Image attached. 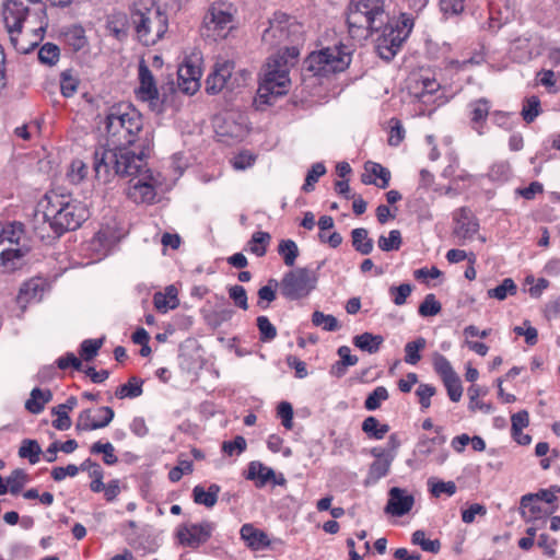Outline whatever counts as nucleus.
I'll list each match as a JSON object with an SVG mask.
<instances>
[{"instance_id":"f257e3e1","label":"nucleus","mask_w":560,"mask_h":560,"mask_svg":"<svg viewBox=\"0 0 560 560\" xmlns=\"http://www.w3.org/2000/svg\"><path fill=\"white\" fill-rule=\"evenodd\" d=\"M105 137L112 149L100 148L94 152L95 177L104 183L110 172H136L143 165V156H149L152 132L143 128L141 113L128 103L109 106L103 120Z\"/></svg>"},{"instance_id":"f03ea898","label":"nucleus","mask_w":560,"mask_h":560,"mask_svg":"<svg viewBox=\"0 0 560 560\" xmlns=\"http://www.w3.org/2000/svg\"><path fill=\"white\" fill-rule=\"evenodd\" d=\"M261 42L269 48H279L270 56L262 68L255 102L258 105L271 104L272 100L284 95L290 84L289 71L299 60L300 46L304 42L303 25L293 16L277 11L268 21Z\"/></svg>"},{"instance_id":"7ed1b4c3","label":"nucleus","mask_w":560,"mask_h":560,"mask_svg":"<svg viewBox=\"0 0 560 560\" xmlns=\"http://www.w3.org/2000/svg\"><path fill=\"white\" fill-rule=\"evenodd\" d=\"M2 15L13 48L22 54L30 52L37 44H25L20 39L23 24L25 23L38 39L47 27L46 7L42 0H5Z\"/></svg>"},{"instance_id":"20e7f679","label":"nucleus","mask_w":560,"mask_h":560,"mask_svg":"<svg viewBox=\"0 0 560 560\" xmlns=\"http://www.w3.org/2000/svg\"><path fill=\"white\" fill-rule=\"evenodd\" d=\"M45 197L44 223H48L57 237L79 229L90 215L88 207L70 195L50 191Z\"/></svg>"},{"instance_id":"39448f33","label":"nucleus","mask_w":560,"mask_h":560,"mask_svg":"<svg viewBox=\"0 0 560 560\" xmlns=\"http://www.w3.org/2000/svg\"><path fill=\"white\" fill-rule=\"evenodd\" d=\"M389 18L385 0H351L347 23L351 36H366L377 32L387 23Z\"/></svg>"},{"instance_id":"423d86ee","label":"nucleus","mask_w":560,"mask_h":560,"mask_svg":"<svg viewBox=\"0 0 560 560\" xmlns=\"http://www.w3.org/2000/svg\"><path fill=\"white\" fill-rule=\"evenodd\" d=\"M351 62V50L343 44L325 47L311 52L305 59V68L317 77H329L343 72Z\"/></svg>"},{"instance_id":"0eeeda50","label":"nucleus","mask_w":560,"mask_h":560,"mask_svg":"<svg viewBox=\"0 0 560 560\" xmlns=\"http://www.w3.org/2000/svg\"><path fill=\"white\" fill-rule=\"evenodd\" d=\"M130 19L139 40L145 46L154 45L167 31V16L159 8L135 9Z\"/></svg>"},{"instance_id":"6e6552de","label":"nucleus","mask_w":560,"mask_h":560,"mask_svg":"<svg viewBox=\"0 0 560 560\" xmlns=\"http://www.w3.org/2000/svg\"><path fill=\"white\" fill-rule=\"evenodd\" d=\"M24 238V226L20 222H12L4 226H0V271L12 272L23 265V259L28 253V247H16L11 249L3 247L5 242L10 246L22 245L21 241Z\"/></svg>"},{"instance_id":"1a4fd4ad","label":"nucleus","mask_w":560,"mask_h":560,"mask_svg":"<svg viewBox=\"0 0 560 560\" xmlns=\"http://www.w3.org/2000/svg\"><path fill=\"white\" fill-rule=\"evenodd\" d=\"M148 156H143V165L136 172L130 173H114L110 175H119L121 177H130L128 186V197L137 203H151L156 197V186L160 184L159 179L153 176V173L147 166Z\"/></svg>"},{"instance_id":"9d476101","label":"nucleus","mask_w":560,"mask_h":560,"mask_svg":"<svg viewBox=\"0 0 560 560\" xmlns=\"http://www.w3.org/2000/svg\"><path fill=\"white\" fill-rule=\"evenodd\" d=\"M413 26L412 19L401 14V20L395 22V25L387 21L382 27L383 34L377 39V51L382 59L392 60L400 49L402 43L409 36Z\"/></svg>"},{"instance_id":"9b49d317","label":"nucleus","mask_w":560,"mask_h":560,"mask_svg":"<svg viewBox=\"0 0 560 560\" xmlns=\"http://www.w3.org/2000/svg\"><path fill=\"white\" fill-rule=\"evenodd\" d=\"M316 272L310 268H296L287 272L280 283L281 293L290 300L307 296L316 287Z\"/></svg>"},{"instance_id":"f8f14e48","label":"nucleus","mask_w":560,"mask_h":560,"mask_svg":"<svg viewBox=\"0 0 560 560\" xmlns=\"http://www.w3.org/2000/svg\"><path fill=\"white\" fill-rule=\"evenodd\" d=\"M234 9L226 2H214L203 19L207 36L214 40L225 38L233 28Z\"/></svg>"},{"instance_id":"ddd939ff","label":"nucleus","mask_w":560,"mask_h":560,"mask_svg":"<svg viewBox=\"0 0 560 560\" xmlns=\"http://www.w3.org/2000/svg\"><path fill=\"white\" fill-rule=\"evenodd\" d=\"M214 528V523L209 521L199 524L187 523L178 527L177 537L183 546L196 549L208 541Z\"/></svg>"},{"instance_id":"4468645a","label":"nucleus","mask_w":560,"mask_h":560,"mask_svg":"<svg viewBox=\"0 0 560 560\" xmlns=\"http://www.w3.org/2000/svg\"><path fill=\"white\" fill-rule=\"evenodd\" d=\"M452 234L458 240L459 245L474 238L479 231V223L472 211L468 207H462L453 212Z\"/></svg>"},{"instance_id":"2eb2a0df","label":"nucleus","mask_w":560,"mask_h":560,"mask_svg":"<svg viewBox=\"0 0 560 560\" xmlns=\"http://www.w3.org/2000/svg\"><path fill=\"white\" fill-rule=\"evenodd\" d=\"M92 416V409L82 410L77 419V431H93L107 427L114 419L115 412L110 407H100Z\"/></svg>"},{"instance_id":"dca6fc26","label":"nucleus","mask_w":560,"mask_h":560,"mask_svg":"<svg viewBox=\"0 0 560 560\" xmlns=\"http://www.w3.org/2000/svg\"><path fill=\"white\" fill-rule=\"evenodd\" d=\"M234 69V62L224 60L217 62L213 71L208 75L206 81V91L209 94H217L223 89L232 90L231 79Z\"/></svg>"},{"instance_id":"f3484780","label":"nucleus","mask_w":560,"mask_h":560,"mask_svg":"<svg viewBox=\"0 0 560 560\" xmlns=\"http://www.w3.org/2000/svg\"><path fill=\"white\" fill-rule=\"evenodd\" d=\"M388 501L385 512L395 516L409 513L415 504V499L406 489L393 487L388 491Z\"/></svg>"},{"instance_id":"a211bd4d","label":"nucleus","mask_w":560,"mask_h":560,"mask_svg":"<svg viewBox=\"0 0 560 560\" xmlns=\"http://www.w3.org/2000/svg\"><path fill=\"white\" fill-rule=\"evenodd\" d=\"M201 69L191 61H186L178 68V89L185 94L192 95L200 88Z\"/></svg>"},{"instance_id":"6ab92c4d","label":"nucleus","mask_w":560,"mask_h":560,"mask_svg":"<svg viewBox=\"0 0 560 560\" xmlns=\"http://www.w3.org/2000/svg\"><path fill=\"white\" fill-rule=\"evenodd\" d=\"M490 101L481 97L468 104L469 126L478 135L485 133L487 118L490 115Z\"/></svg>"},{"instance_id":"aec40b11","label":"nucleus","mask_w":560,"mask_h":560,"mask_svg":"<svg viewBox=\"0 0 560 560\" xmlns=\"http://www.w3.org/2000/svg\"><path fill=\"white\" fill-rule=\"evenodd\" d=\"M138 71H139V73H138L139 88L137 90L138 97L142 101L158 100L159 91L156 88L154 77L143 60L139 63Z\"/></svg>"},{"instance_id":"412c9836","label":"nucleus","mask_w":560,"mask_h":560,"mask_svg":"<svg viewBox=\"0 0 560 560\" xmlns=\"http://www.w3.org/2000/svg\"><path fill=\"white\" fill-rule=\"evenodd\" d=\"M365 172L362 175L363 184H373L383 189L389 185L390 172L381 164L369 162L365 164Z\"/></svg>"},{"instance_id":"4be33fe9","label":"nucleus","mask_w":560,"mask_h":560,"mask_svg":"<svg viewBox=\"0 0 560 560\" xmlns=\"http://www.w3.org/2000/svg\"><path fill=\"white\" fill-rule=\"evenodd\" d=\"M275 471L273 469L262 465L259 462H252L247 469L246 478L249 480H254L256 486L261 488L266 486L270 481H275L276 483H282L284 479L281 481L275 480Z\"/></svg>"},{"instance_id":"5701e85b","label":"nucleus","mask_w":560,"mask_h":560,"mask_svg":"<svg viewBox=\"0 0 560 560\" xmlns=\"http://www.w3.org/2000/svg\"><path fill=\"white\" fill-rule=\"evenodd\" d=\"M77 398L74 396H70L65 404H60L51 409V413L57 416L52 421V427L55 429L60 431L70 429L72 421L68 411H71L77 406Z\"/></svg>"},{"instance_id":"b1692460","label":"nucleus","mask_w":560,"mask_h":560,"mask_svg":"<svg viewBox=\"0 0 560 560\" xmlns=\"http://www.w3.org/2000/svg\"><path fill=\"white\" fill-rule=\"evenodd\" d=\"M220 491L221 487L217 483H211L208 489H205V487L197 485L192 489L194 502L196 504L211 509L217 504Z\"/></svg>"},{"instance_id":"393cba45","label":"nucleus","mask_w":560,"mask_h":560,"mask_svg":"<svg viewBox=\"0 0 560 560\" xmlns=\"http://www.w3.org/2000/svg\"><path fill=\"white\" fill-rule=\"evenodd\" d=\"M240 534L242 539L247 542L248 547L254 550H259L269 546L268 536L252 524H244L241 527Z\"/></svg>"},{"instance_id":"a878e982","label":"nucleus","mask_w":560,"mask_h":560,"mask_svg":"<svg viewBox=\"0 0 560 560\" xmlns=\"http://www.w3.org/2000/svg\"><path fill=\"white\" fill-rule=\"evenodd\" d=\"M153 303L155 308L161 313L176 308L179 304L176 288L170 285L165 289V292H156L153 296Z\"/></svg>"},{"instance_id":"bb28decb","label":"nucleus","mask_w":560,"mask_h":560,"mask_svg":"<svg viewBox=\"0 0 560 560\" xmlns=\"http://www.w3.org/2000/svg\"><path fill=\"white\" fill-rule=\"evenodd\" d=\"M51 398L52 394L49 389L36 387L31 392V398L26 400L25 408L32 413H39Z\"/></svg>"},{"instance_id":"cd10ccee","label":"nucleus","mask_w":560,"mask_h":560,"mask_svg":"<svg viewBox=\"0 0 560 560\" xmlns=\"http://www.w3.org/2000/svg\"><path fill=\"white\" fill-rule=\"evenodd\" d=\"M383 342L384 338L381 335H373L371 332H363L353 338V345L355 347L371 354L376 353Z\"/></svg>"},{"instance_id":"c85d7f7f","label":"nucleus","mask_w":560,"mask_h":560,"mask_svg":"<svg viewBox=\"0 0 560 560\" xmlns=\"http://www.w3.org/2000/svg\"><path fill=\"white\" fill-rule=\"evenodd\" d=\"M271 235L268 232H255L247 243L248 250L257 257H262L267 253Z\"/></svg>"},{"instance_id":"c756f323","label":"nucleus","mask_w":560,"mask_h":560,"mask_svg":"<svg viewBox=\"0 0 560 560\" xmlns=\"http://www.w3.org/2000/svg\"><path fill=\"white\" fill-rule=\"evenodd\" d=\"M368 234L364 228H357L351 232L352 246L362 255H369L373 250V241Z\"/></svg>"},{"instance_id":"7c9ffc66","label":"nucleus","mask_w":560,"mask_h":560,"mask_svg":"<svg viewBox=\"0 0 560 560\" xmlns=\"http://www.w3.org/2000/svg\"><path fill=\"white\" fill-rule=\"evenodd\" d=\"M106 28L118 40L125 39L128 34L126 14L116 13L110 15Z\"/></svg>"},{"instance_id":"2f4dec72","label":"nucleus","mask_w":560,"mask_h":560,"mask_svg":"<svg viewBox=\"0 0 560 560\" xmlns=\"http://www.w3.org/2000/svg\"><path fill=\"white\" fill-rule=\"evenodd\" d=\"M362 431L371 439L382 440L389 431L388 424H382L375 417H368L362 422Z\"/></svg>"},{"instance_id":"473e14b6","label":"nucleus","mask_w":560,"mask_h":560,"mask_svg":"<svg viewBox=\"0 0 560 560\" xmlns=\"http://www.w3.org/2000/svg\"><path fill=\"white\" fill-rule=\"evenodd\" d=\"M65 43L73 50L79 51L85 47L88 40L81 26H72L63 34Z\"/></svg>"},{"instance_id":"72a5a7b5","label":"nucleus","mask_w":560,"mask_h":560,"mask_svg":"<svg viewBox=\"0 0 560 560\" xmlns=\"http://www.w3.org/2000/svg\"><path fill=\"white\" fill-rule=\"evenodd\" d=\"M142 394V381L136 376L129 378L128 383L116 388L115 396L119 399L136 398Z\"/></svg>"},{"instance_id":"f704fd0d","label":"nucleus","mask_w":560,"mask_h":560,"mask_svg":"<svg viewBox=\"0 0 560 560\" xmlns=\"http://www.w3.org/2000/svg\"><path fill=\"white\" fill-rule=\"evenodd\" d=\"M80 468H81V470H85L88 468H93V470L91 471V477H93V480L90 483V489L93 492L104 491V489H105V485L103 483L104 472H103L102 467L96 462H93L90 458H88L80 465Z\"/></svg>"},{"instance_id":"c9c22d12","label":"nucleus","mask_w":560,"mask_h":560,"mask_svg":"<svg viewBox=\"0 0 560 560\" xmlns=\"http://www.w3.org/2000/svg\"><path fill=\"white\" fill-rule=\"evenodd\" d=\"M427 346L423 337H418L413 341H409L405 346V362L411 365L417 364L421 360L420 351Z\"/></svg>"},{"instance_id":"e433bc0d","label":"nucleus","mask_w":560,"mask_h":560,"mask_svg":"<svg viewBox=\"0 0 560 560\" xmlns=\"http://www.w3.org/2000/svg\"><path fill=\"white\" fill-rule=\"evenodd\" d=\"M278 253L288 267H293L299 256V248L294 241L282 240L278 245Z\"/></svg>"},{"instance_id":"4c0bfd02","label":"nucleus","mask_w":560,"mask_h":560,"mask_svg":"<svg viewBox=\"0 0 560 560\" xmlns=\"http://www.w3.org/2000/svg\"><path fill=\"white\" fill-rule=\"evenodd\" d=\"M432 360L434 372L441 377L442 381L457 375L451 362L443 354L434 352Z\"/></svg>"},{"instance_id":"58836bf2","label":"nucleus","mask_w":560,"mask_h":560,"mask_svg":"<svg viewBox=\"0 0 560 560\" xmlns=\"http://www.w3.org/2000/svg\"><path fill=\"white\" fill-rule=\"evenodd\" d=\"M517 292V287L513 279L505 278L501 284L493 289H489L487 294L491 299H497L499 301H503L508 298V295H515Z\"/></svg>"},{"instance_id":"ea45409f","label":"nucleus","mask_w":560,"mask_h":560,"mask_svg":"<svg viewBox=\"0 0 560 560\" xmlns=\"http://www.w3.org/2000/svg\"><path fill=\"white\" fill-rule=\"evenodd\" d=\"M540 112L541 107L538 96L532 95L524 100L521 115L527 124L533 122L538 117Z\"/></svg>"},{"instance_id":"a19ab883","label":"nucleus","mask_w":560,"mask_h":560,"mask_svg":"<svg viewBox=\"0 0 560 560\" xmlns=\"http://www.w3.org/2000/svg\"><path fill=\"white\" fill-rule=\"evenodd\" d=\"M521 510L522 515L524 517H528L529 520L537 518L542 512L540 505L538 504L537 495L534 493H528L522 497Z\"/></svg>"},{"instance_id":"79ce46f5","label":"nucleus","mask_w":560,"mask_h":560,"mask_svg":"<svg viewBox=\"0 0 560 560\" xmlns=\"http://www.w3.org/2000/svg\"><path fill=\"white\" fill-rule=\"evenodd\" d=\"M92 454H103V462L106 465H115L118 462V457L115 454V447L112 443L95 442L90 447Z\"/></svg>"},{"instance_id":"37998d69","label":"nucleus","mask_w":560,"mask_h":560,"mask_svg":"<svg viewBox=\"0 0 560 560\" xmlns=\"http://www.w3.org/2000/svg\"><path fill=\"white\" fill-rule=\"evenodd\" d=\"M40 454L42 448L35 440H24L19 450V456L22 458H27L31 464L38 463Z\"/></svg>"},{"instance_id":"c03bdc74","label":"nucleus","mask_w":560,"mask_h":560,"mask_svg":"<svg viewBox=\"0 0 560 560\" xmlns=\"http://www.w3.org/2000/svg\"><path fill=\"white\" fill-rule=\"evenodd\" d=\"M393 460H394V454L390 456H386L384 458L374 460L370 466L369 477L373 480H378V479L385 477L389 471Z\"/></svg>"},{"instance_id":"a18cd8bd","label":"nucleus","mask_w":560,"mask_h":560,"mask_svg":"<svg viewBox=\"0 0 560 560\" xmlns=\"http://www.w3.org/2000/svg\"><path fill=\"white\" fill-rule=\"evenodd\" d=\"M409 89L413 96L419 95L420 93H439L440 83L435 79L421 78L415 80L413 84L410 85Z\"/></svg>"},{"instance_id":"49530a36","label":"nucleus","mask_w":560,"mask_h":560,"mask_svg":"<svg viewBox=\"0 0 560 560\" xmlns=\"http://www.w3.org/2000/svg\"><path fill=\"white\" fill-rule=\"evenodd\" d=\"M79 86V79L72 75L71 70H66L60 74V92L65 97H72Z\"/></svg>"},{"instance_id":"de8ad7c7","label":"nucleus","mask_w":560,"mask_h":560,"mask_svg":"<svg viewBox=\"0 0 560 560\" xmlns=\"http://www.w3.org/2000/svg\"><path fill=\"white\" fill-rule=\"evenodd\" d=\"M389 397L388 390L384 386H377L371 394L368 395L364 407L366 410H376L381 407L382 402Z\"/></svg>"},{"instance_id":"09e8293b","label":"nucleus","mask_w":560,"mask_h":560,"mask_svg":"<svg viewBox=\"0 0 560 560\" xmlns=\"http://www.w3.org/2000/svg\"><path fill=\"white\" fill-rule=\"evenodd\" d=\"M401 243V234L398 230H392L388 237L381 235L377 241L378 247L384 252L398 250Z\"/></svg>"},{"instance_id":"8fccbe9b","label":"nucleus","mask_w":560,"mask_h":560,"mask_svg":"<svg viewBox=\"0 0 560 560\" xmlns=\"http://www.w3.org/2000/svg\"><path fill=\"white\" fill-rule=\"evenodd\" d=\"M312 323L315 326H322L326 331H336L339 329V323L332 315H326L323 312L315 311L312 315Z\"/></svg>"},{"instance_id":"3c124183","label":"nucleus","mask_w":560,"mask_h":560,"mask_svg":"<svg viewBox=\"0 0 560 560\" xmlns=\"http://www.w3.org/2000/svg\"><path fill=\"white\" fill-rule=\"evenodd\" d=\"M442 310L441 303L436 300L435 295L427 294L422 303L419 305V314L423 317L435 316Z\"/></svg>"},{"instance_id":"603ef678","label":"nucleus","mask_w":560,"mask_h":560,"mask_svg":"<svg viewBox=\"0 0 560 560\" xmlns=\"http://www.w3.org/2000/svg\"><path fill=\"white\" fill-rule=\"evenodd\" d=\"M60 49L57 45L46 43L38 51V59L42 63L52 66L58 61Z\"/></svg>"},{"instance_id":"864d4df0","label":"nucleus","mask_w":560,"mask_h":560,"mask_svg":"<svg viewBox=\"0 0 560 560\" xmlns=\"http://www.w3.org/2000/svg\"><path fill=\"white\" fill-rule=\"evenodd\" d=\"M412 542L415 545H419L422 548V550L428 551V552H432V553H438L440 551V548H441L440 540H438V539H434V540L427 539L425 538V534H424L423 530H416L412 534Z\"/></svg>"},{"instance_id":"5fc2aeb1","label":"nucleus","mask_w":560,"mask_h":560,"mask_svg":"<svg viewBox=\"0 0 560 560\" xmlns=\"http://www.w3.org/2000/svg\"><path fill=\"white\" fill-rule=\"evenodd\" d=\"M486 392L482 390L479 386L472 385L468 388V395H469V409L471 411H475L477 409L488 413L491 411V405L485 404L482 401L478 400V397L480 395H485Z\"/></svg>"},{"instance_id":"6e6d98bb","label":"nucleus","mask_w":560,"mask_h":560,"mask_svg":"<svg viewBox=\"0 0 560 560\" xmlns=\"http://www.w3.org/2000/svg\"><path fill=\"white\" fill-rule=\"evenodd\" d=\"M257 327L259 330V339L262 342H268L273 340L277 337V329L270 323L267 316H258L257 317Z\"/></svg>"},{"instance_id":"4d7b16f0","label":"nucleus","mask_w":560,"mask_h":560,"mask_svg":"<svg viewBox=\"0 0 560 560\" xmlns=\"http://www.w3.org/2000/svg\"><path fill=\"white\" fill-rule=\"evenodd\" d=\"M278 287V282L275 279H270L267 285L261 287L257 294H258V306L261 308H267L268 304L264 305L262 302L266 301L267 303H270L276 300V288Z\"/></svg>"},{"instance_id":"13d9d810","label":"nucleus","mask_w":560,"mask_h":560,"mask_svg":"<svg viewBox=\"0 0 560 560\" xmlns=\"http://www.w3.org/2000/svg\"><path fill=\"white\" fill-rule=\"evenodd\" d=\"M326 173V167L322 163H315L312 165L311 170L307 172L305 183L302 189L305 192H310L314 189L315 183H317L318 178Z\"/></svg>"},{"instance_id":"bf43d9fd","label":"nucleus","mask_w":560,"mask_h":560,"mask_svg":"<svg viewBox=\"0 0 560 560\" xmlns=\"http://www.w3.org/2000/svg\"><path fill=\"white\" fill-rule=\"evenodd\" d=\"M27 481V475L23 469H15L7 479L9 490L12 494H16L21 491Z\"/></svg>"},{"instance_id":"052dcab7","label":"nucleus","mask_w":560,"mask_h":560,"mask_svg":"<svg viewBox=\"0 0 560 560\" xmlns=\"http://www.w3.org/2000/svg\"><path fill=\"white\" fill-rule=\"evenodd\" d=\"M86 174V164L81 160H73L70 164L67 176L71 183L79 184L82 179L85 178Z\"/></svg>"},{"instance_id":"680f3d73","label":"nucleus","mask_w":560,"mask_h":560,"mask_svg":"<svg viewBox=\"0 0 560 560\" xmlns=\"http://www.w3.org/2000/svg\"><path fill=\"white\" fill-rule=\"evenodd\" d=\"M103 345L102 339H86L81 343L80 355L83 360L90 361L97 355L98 350Z\"/></svg>"},{"instance_id":"e2e57ef3","label":"nucleus","mask_w":560,"mask_h":560,"mask_svg":"<svg viewBox=\"0 0 560 560\" xmlns=\"http://www.w3.org/2000/svg\"><path fill=\"white\" fill-rule=\"evenodd\" d=\"M511 175V166L508 162L494 163L489 172L488 176L491 180L505 182Z\"/></svg>"},{"instance_id":"0e129e2a","label":"nucleus","mask_w":560,"mask_h":560,"mask_svg":"<svg viewBox=\"0 0 560 560\" xmlns=\"http://www.w3.org/2000/svg\"><path fill=\"white\" fill-rule=\"evenodd\" d=\"M442 382L447 390L450 399L454 402L459 401L463 395V387L458 375H455Z\"/></svg>"},{"instance_id":"69168bd1","label":"nucleus","mask_w":560,"mask_h":560,"mask_svg":"<svg viewBox=\"0 0 560 560\" xmlns=\"http://www.w3.org/2000/svg\"><path fill=\"white\" fill-rule=\"evenodd\" d=\"M246 450V440L237 435L232 441H224L222 443V451L229 456L238 455Z\"/></svg>"},{"instance_id":"338daca9","label":"nucleus","mask_w":560,"mask_h":560,"mask_svg":"<svg viewBox=\"0 0 560 560\" xmlns=\"http://www.w3.org/2000/svg\"><path fill=\"white\" fill-rule=\"evenodd\" d=\"M436 389L430 384H420L416 390V395L419 398V404L422 409H428L431 406V397L434 396Z\"/></svg>"},{"instance_id":"774afa93","label":"nucleus","mask_w":560,"mask_h":560,"mask_svg":"<svg viewBox=\"0 0 560 560\" xmlns=\"http://www.w3.org/2000/svg\"><path fill=\"white\" fill-rule=\"evenodd\" d=\"M277 415L281 419L282 425L290 430L293 427V408L288 401H281L277 408Z\"/></svg>"}]
</instances>
